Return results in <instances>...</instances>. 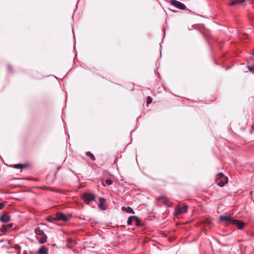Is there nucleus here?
I'll return each instance as SVG.
<instances>
[{"mask_svg":"<svg viewBox=\"0 0 254 254\" xmlns=\"http://www.w3.org/2000/svg\"><path fill=\"white\" fill-rule=\"evenodd\" d=\"M216 181L218 186L222 187L227 183L228 178L222 173H219L216 176Z\"/></svg>","mask_w":254,"mask_h":254,"instance_id":"obj_1","label":"nucleus"},{"mask_svg":"<svg viewBox=\"0 0 254 254\" xmlns=\"http://www.w3.org/2000/svg\"><path fill=\"white\" fill-rule=\"evenodd\" d=\"M95 196L92 193H84L82 195V199L86 204L89 203L91 201H94Z\"/></svg>","mask_w":254,"mask_h":254,"instance_id":"obj_2","label":"nucleus"},{"mask_svg":"<svg viewBox=\"0 0 254 254\" xmlns=\"http://www.w3.org/2000/svg\"><path fill=\"white\" fill-rule=\"evenodd\" d=\"M170 4L181 10H185L186 8V5L184 3L176 0H171Z\"/></svg>","mask_w":254,"mask_h":254,"instance_id":"obj_3","label":"nucleus"},{"mask_svg":"<svg viewBox=\"0 0 254 254\" xmlns=\"http://www.w3.org/2000/svg\"><path fill=\"white\" fill-rule=\"evenodd\" d=\"M55 221H63L66 222L68 220V217L66 215L61 212H58L53 218Z\"/></svg>","mask_w":254,"mask_h":254,"instance_id":"obj_4","label":"nucleus"},{"mask_svg":"<svg viewBox=\"0 0 254 254\" xmlns=\"http://www.w3.org/2000/svg\"><path fill=\"white\" fill-rule=\"evenodd\" d=\"M232 224L235 225L238 229L242 230L246 224L240 220L234 219Z\"/></svg>","mask_w":254,"mask_h":254,"instance_id":"obj_5","label":"nucleus"},{"mask_svg":"<svg viewBox=\"0 0 254 254\" xmlns=\"http://www.w3.org/2000/svg\"><path fill=\"white\" fill-rule=\"evenodd\" d=\"M188 206L187 205H185L181 207L176 208L175 214L178 215L186 213L188 211Z\"/></svg>","mask_w":254,"mask_h":254,"instance_id":"obj_6","label":"nucleus"},{"mask_svg":"<svg viewBox=\"0 0 254 254\" xmlns=\"http://www.w3.org/2000/svg\"><path fill=\"white\" fill-rule=\"evenodd\" d=\"M10 220L9 214L8 212H4L3 215L0 217V220L3 223H7Z\"/></svg>","mask_w":254,"mask_h":254,"instance_id":"obj_7","label":"nucleus"},{"mask_svg":"<svg viewBox=\"0 0 254 254\" xmlns=\"http://www.w3.org/2000/svg\"><path fill=\"white\" fill-rule=\"evenodd\" d=\"M233 218L231 217L230 216H226V215H221L219 217V221L220 222H223V221H227L230 224H232V221H233Z\"/></svg>","mask_w":254,"mask_h":254,"instance_id":"obj_8","label":"nucleus"},{"mask_svg":"<svg viewBox=\"0 0 254 254\" xmlns=\"http://www.w3.org/2000/svg\"><path fill=\"white\" fill-rule=\"evenodd\" d=\"M13 225L12 224H4L2 225L1 227L0 228V231L1 232L3 233H6L9 231L11 228H12Z\"/></svg>","mask_w":254,"mask_h":254,"instance_id":"obj_9","label":"nucleus"},{"mask_svg":"<svg viewBox=\"0 0 254 254\" xmlns=\"http://www.w3.org/2000/svg\"><path fill=\"white\" fill-rule=\"evenodd\" d=\"M39 254H49L48 251L44 247H41L38 250Z\"/></svg>","mask_w":254,"mask_h":254,"instance_id":"obj_10","label":"nucleus"},{"mask_svg":"<svg viewBox=\"0 0 254 254\" xmlns=\"http://www.w3.org/2000/svg\"><path fill=\"white\" fill-rule=\"evenodd\" d=\"M122 210L128 213H134V211L130 207H123Z\"/></svg>","mask_w":254,"mask_h":254,"instance_id":"obj_11","label":"nucleus"},{"mask_svg":"<svg viewBox=\"0 0 254 254\" xmlns=\"http://www.w3.org/2000/svg\"><path fill=\"white\" fill-rule=\"evenodd\" d=\"M35 233L38 236H42L45 234V233L43 232V231L41 230L39 227H36L35 229Z\"/></svg>","mask_w":254,"mask_h":254,"instance_id":"obj_12","label":"nucleus"},{"mask_svg":"<svg viewBox=\"0 0 254 254\" xmlns=\"http://www.w3.org/2000/svg\"><path fill=\"white\" fill-rule=\"evenodd\" d=\"M245 1V0H234L231 2L230 4L231 5H236L238 4L243 3Z\"/></svg>","mask_w":254,"mask_h":254,"instance_id":"obj_13","label":"nucleus"},{"mask_svg":"<svg viewBox=\"0 0 254 254\" xmlns=\"http://www.w3.org/2000/svg\"><path fill=\"white\" fill-rule=\"evenodd\" d=\"M134 219H137V216H131L128 218L127 221V224L128 225L130 226L132 224V221L134 220Z\"/></svg>","mask_w":254,"mask_h":254,"instance_id":"obj_14","label":"nucleus"},{"mask_svg":"<svg viewBox=\"0 0 254 254\" xmlns=\"http://www.w3.org/2000/svg\"><path fill=\"white\" fill-rule=\"evenodd\" d=\"M47 236L46 234H44L42 236V237L39 240V243L41 244H44L47 242Z\"/></svg>","mask_w":254,"mask_h":254,"instance_id":"obj_15","label":"nucleus"},{"mask_svg":"<svg viewBox=\"0 0 254 254\" xmlns=\"http://www.w3.org/2000/svg\"><path fill=\"white\" fill-rule=\"evenodd\" d=\"M134 221L135 222V225L136 226H142L143 225L142 221L140 219H139L137 217V219H134Z\"/></svg>","mask_w":254,"mask_h":254,"instance_id":"obj_16","label":"nucleus"},{"mask_svg":"<svg viewBox=\"0 0 254 254\" xmlns=\"http://www.w3.org/2000/svg\"><path fill=\"white\" fill-rule=\"evenodd\" d=\"M163 201H164V204L165 205H166L168 207L171 206V203L170 202L169 199L168 198H167V197L164 198Z\"/></svg>","mask_w":254,"mask_h":254,"instance_id":"obj_17","label":"nucleus"},{"mask_svg":"<svg viewBox=\"0 0 254 254\" xmlns=\"http://www.w3.org/2000/svg\"><path fill=\"white\" fill-rule=\"evenodd\" d=\"M86 154L87 156L89 157L92 161L95 160L96 159L94 155L91 152L88 151L86 153Z\"/></svg>","mask_w":254,"mask_h":254,"instance_id":"obj_18","label":"nucleus"},{"mask_svg":"<svg viewBox=\"0 0 254 254\" xmlns=\"http://www.w3.org/2000/svg\"><path fill=\"white\" fill-rule=\"evenodd\" d=\"M152 102V99L151 97L148 96L146 98V103L147 104H150Z\"/></svg>","mask_w":254,"mask_h":254,"instance_id":"obj_19","label":"nucleus"},{"mask_svg":"<svg viewBox=\"0 0 254 254\" xmlns=\"http://www.w3.org/2000/svg\"><path fill=\"white\" fill-rule=\"evenodd\" d=\"M105 182H106V184L108 185H111L113 183V181L109 179H106Z\"/></svg>","mask_w":254,"mask_h":254,"instance_id":"obj_20","label":"nucleus"},{"mask_svg":"<svg viewBox=\"0 0 254 254\" xmlns=\"http://www.w3.org/2000/svg\"><path fill=\"white\" fill-rule=\"evenodd\" d=\"M22 165L21 164H17L14 165V168L15 169H21Z\"/></svg>","mask_w":254,"mask_h":254,"instance_id":"obj_21","label":"nucleus"},{"mask_svg":"<svg viewBox=\"0 0 254 254\" xmlns=\"http://www.w3.org/2000/svg\"><path fill=\"white\" fill-rule=\"evenodd\" d=\"M53 218H54V217L50 216L47 218V220L49 222H52L53 221H55Z\"/></svg>","mask_w":254,"mask_h":254,"instance_id":"obj_22","label":"nucleus"},{"mask_svg":"<svg viewBox=\"0 0 254 254\" xmlns=\"http://www.w3.org/2000/svg\"><path fill=\"white\" fill-rule=\"evenodd\" d=\"M99 203H102L104 204V203L106 201V199L105 198H103V197H100L99 198Z\"/></svg>","mask_w":254,"mask_h":254,"instance_id":"obj_23","label":"nucleus"},{"mask_svg":"<svg viewBox=\"0 0 254 254\" xmlns=\"http://www.w3.org/2000/svg\"><path fill=\"white\" fill-rule=\"evenodd\" d=\"M99 203H102L104 204V203L106 201V199L105 198H103V197H100L99 198Z\"/></svg>","mask_w":254,"mask_h":254,"instance_id":"obj_24","label":"nucleus"},{"mask_svg":"<svg viewBox=\"0 0 254 254\" xmlns=\"http://www.w3.org/2000/svg\"><path fill=\"white\" fill-rule=\"evenodd\" d=\"M103 203H99L98 204V206L102 210H105V208L103 207Z\"/></svg>","mask_w":254,"mask_h":254,"instance_id":"obj_25","label":"nucleus"},{"mask_svg":"<svg viewBox=\"0 0 254 254\" xmlns=\"http://www.w3.org/2000/svg\"><path fill=\"white\" fill-rule=\"evenodd\" d=\"M7 68H8V70L9 72H11L12 71V67H11L10 65H8L7 66Z\"/></svg>","mask_w":254,"mask_h":254,"instance_id":"obj_26","label":"nucleus"},{"mask_svg":"<svg viewBox=\"0 0 254 254\" xmlns=\"http://www.w3.org/2000/svg\"><path fill=\"white\" fill-rule=\"evenodd\" d=\"M5 204L3 203H0V210H1L4 207Z\"/></svg>","mask_w":254,"mask_h":254,"instance_id":"obj_27","label":"nucleus"},{"mask_svg":"<svg viewBox=\"0 0 254 254\" xmlns=\"http://www.w3.org/2000/svg\"><path fill=\"white\" fill-rule=\"evenodd\" d=\"M66 241L68 242V243H71L72 242V240L70 238H67L66 239Z\"/></svg>","mask_w":254,"mask_h":254,"instance_id":"obj_28","label":"nucleus"},{"mask_svg":"<svg viewBox=\"0 0 254 254\" xmlns=\"http://www.w3.org/2000/svg\"><path fill=\"white\" fill-rule=\"evenodd\" d=\"M248 68L249 71H252L253 69V67L252 66H248Z\"/></svg>","mask_w":254,"mask_h":254,"instance_id":"obj_29","label":"nucleus"},{"mask_svg":"<svg viewBox=\"0 0 254 254\" xmlns=\"http://www.w3.org/2000/svg\"><path fill=\"white\" fill-rule=\"evenodd\" d=\"M21 164L22 165V166H21V169H22L27 166L26 164Z\"/></svg>","mask_w":254,"mask_h":254,"instance_id":"obj_30","label":"nucleus"},{"mask_svg":"<svg viewBox=\"0 0 254 254\" xmlns=\"http://www.w3.org/2000/svg\"><path fill=\"white\" fill-rule=\"evenodd\" d=\"M166 197L163 196V195H161L159 197H158V199H163L164 200V198H165Z\"/></svg>","mask_w":254,"mask_h":254,"instance_id":"obj_31","label":"nucleus"},{"mask_svg":"<svg viewBox=\"0 0 254 254\" xmlns=\"http://www.w3.org/2000/svg\"><path fill=\"white\" fill-rule=\"evenodd\" d=\"M60 168H61V167H60V166L58 167H57V171L59 170L60 169Z\"/></svg>","mask_w":254,"mask_h":254,"instance_id":"obj_32","label":"nucleus"},{"mask_svg":"<svg viewBox=\"0 0 254 254\" xmlns=\"http://www.w3.org/2000/svg\"><path fill=\"white\" fill-rule=\"evenodd\" d=\"M252 128L253 129H254V125H253L252 126H251Z\"/></svg>","mask_w":254,"mask_h":254,"instance_id":"obj_33","label":"nucleus"},{"mask_svg":"<svg viewBox=\"0 0 254 254\" xmlns=\"http://www.w3.org/2000/svg\"><path fill=\"white\" fill-rule=\"evenodd\" d=\"M24 254H28V253L27 252H24Z\"/></svg>","mask_w":254,"mask_h":254,"instance_id":"obj_34","label":"nucleus"},{"mask_svg":"<svg viewBox=\"0 0 254 254\" xmlns=\"http://www.w3.org/2000/svg\"><path fill=\"white\" fill-rule=\"evenodd\" d=\"M72 33H73V34L74 35V31H73V29H72Z\"/></svg>","mask_w":254,"mask_h":254,"instance_id":"obj_35","label":"nucleus"}]
</instances>
